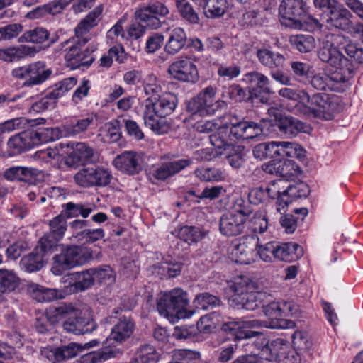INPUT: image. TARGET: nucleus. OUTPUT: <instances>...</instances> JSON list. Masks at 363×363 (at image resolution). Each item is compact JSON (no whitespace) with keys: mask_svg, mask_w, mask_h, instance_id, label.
<instances>
[{"mask_svg":"<svg viewBox=\"0 0 363 363\" xmlns=\"http://www.w3.org/2000/svg\"><path fill=\"white\" fill-rule=\"evenodd\" d=\"M303 255L302 247L296 242H276L275 259L284 262H293Z\"/></svg>","mask_w":363,"mask_h":363,"instance_id":"29","label":"nucleus"},{"mask_svg":"<svg viewBox=\"0 0 363 363\" xmlns=\"http://www.w3.org/2000/svg\"><path fill=\"white\" fill-rule=\"evenodd\" d=\"M194 174L203 182H221L225 179V173L215 167H201L195 170Z\"/></svg>","mask_w":363,"mask_h":363,"instance_id":"47","label":"nucleus"},{"mask_svg":"<svg viewBox=\"0 0 363 363\" xmlns=\"http://www.w3.org/2000/svg\"><path fill=\"white\" fill-rule=\"evenodd\" d=\"M34 49L27 45L13 46L0 49V60L13 62L33 54Z\"/></svg>","mask_w":363,"mask_h":363,"instance_id":"40","label":"nucleus"},{"mask_svg":"<svg viewBox=\"0 0 363 363\" xmlns=\"http://www.w3.org/2000/svg\"><path fill=\"white\" fill-rule=\"evenodd\" d=\"M141 155L135 151H124L113 161L114 167L121 172L132 175L141 170Z\"/></svg>","mask_w":363,"mask_h":363,"instance_id":"21","label":"nucleus"},{"mask_svg":"<svg viewBox=\"0 0 363 363\" xmlns=\"http://www.w3.org/2000/svg\"><path fill=\"white\" fill-rule=\"evenodd\" d=\"M41 176V172L33 167H11L4 173L5 179L9 181H21L28 183L35 182Z\"/></svg>","mask_w":363,"mask_h":363,"instance_id":"28","label":"nucleus"},{"mask_svg":"<svg viewBox=\"0 0 363 363\" xmlns=\"http://www.w3.org/2000/svg\"><path fill=\"white\" fill-rule=\"evenodd\" d=\"M94 283L110 285L116 280V273L108 265L91 268Z\"/></svg>","mask_w":363,"mask_h":363,"instance_id":"46","label":"nucleus"},{"mask_svg":"<svg viewBox=\"0 0 363 363\" xmlns=\"http://www.w3.org/2000/svg\"><path fill=\"white\" fill-rule=\"evenodd\" d=\"M27 291L30 296L38 302H50L58 296V291L48 289L37 284L30 283L27 285Z\"/></svg>","mask_w":363,"mask_h":363,"instance_id":"39","label":"nucleus"},{"mask_svg":"<svg viewBox=\"0 0 363 363\" xmlns=\"http://www.w3.org/2000/svg\"><path fill=\"white\" fill-rule=\"evenodd\" d=\"M230 304L238 308L253 311L262 305V293L257 284L247 277H239L228 284Z\"/></svg>","mask_w":363,"mask_h":363,"instance_id":"2","label":"nucleus"},{"mask_svg":"<svg viewBox=\"0 0 363 363\" xmlns=\"http://www.w3.org/2000/svg\"><path fill=\"white\" fill-rule=\"evenodd\" d=\"M94 120V116L88 115L86 118L77 120L75 123L64 125L65 135L74 136L85 132L93 124Z\"/></svg>","mask_w":363,"mask_h":363,"instance_id":"49","label":"nucleus"},{"mask_svg":"<svg viewBox=\"0 0 363 363\" xmlns=\"http://www.w3.org/2000/svg\"><path fill=\"white\" fill-rule=\"evenodd\" d=\"M197 130L201 133H209L217 130L210 136L211 145L217 150V153L222 155L232 147L227 140L228 128L221 126L215 120L206 121L197 125Z\"/></svg>","mask_w":363,"mask_h":363,"instance_id":"13","label":"nucleus"},{"mask_svg":"<svg viewBox=\"0 0 363 363\" xmlns=\"http://www.w3.org/2000/svg\"><path fill=\"white\" fill-rule=\"evenodd\" d=\"M308 12V7L303 0H282L279 7L280 21L286 27L300 25L301 18Z\"/></svg>","mask_w":363,"mask_h":363,"instance_id":"11","label":"nucleus"},{"mask_svg":"<svg viewBox=\"0 0 363 363\" xmlns=\"http://www.w3.org/2000/svg\"><path fill=\"white\" fill-rule=\"evenodd\" d=\"M220 303V299L216 296L211 295L208 293H202L196 295L194 300V304L201 309H208L209 308L219 306Z\"/></svg>","mask_w":363,"mask_h":363,"instance_id":"60","label":"nucleus"},{"mask_svg":"<svg viewBox=\"0 0 363 363\" xmlns=\"http://www.w3.org/2000/svg\"><path fill=\"white\" fill-rule=\"evenodd\" d=\"M216 89L212 86L204 88L196 97L187 104L186 110L192 115L206 116L214 115L216 112L226 108L223 100L216 99Z\"/></svg>","mask_w":363,"mask_h":363,"instance_id":"9","label":"nucleus"},{"mask_svg":"<svg viewBox=\"0 0 363 363\" xmlns=\"http://www.w3.org/2000/svg\"><path fill=\"white\" fill-rule=\"evenodd\" d=\"M246 220L240 214L229 212L223 214L220 219L219 230L222 235L231 237L241 234L245 228Z\"/></svg>","mask_w":363,"mask_h":363,"instance_id":"23","label":"nucleus"},{"mask_svg":"<svg viewBox=\"0 0 363 363\" xmlns=\"http://www.w3.org/2000/svg\"><path fill=\"white\" fill-rule=\"evenodd\" d=\"M243 81L249 84L253 89L259 93L271 94V82L269 79L261 72L253 71L243 76Z\"/></svg>","mask_w":363,"mask_h":363,"instance_id":"34","label":"nucleus"},{"mask_svg":"<svg viewBox=\"0 0 363 363\" xmlns=\"http://www.w3.org/2000/svg\"><path fill=\"white\" fill-rule=\"evenodd\" d=\"M88 41L89 38L69 39L60 44L68 67L76 69L81 67H88L94 62L92 52L96 48L94 45L85 48Z\"/></svg>","mask_w":363,"mask_h":363,"instance_id":"7","label":"nucleus"},{"mask_svg":"<svg viewBox=\"0 0 363 363\" xmlns=\"http://www.w3.org/2000/svg\"><path fill=\"white\" fill-rule=\"evenodd\" d=\"M91 268L81 272L71 273L70 290L72 292L77 293L89 289L94 284Z\"/></svg>","mask_w":363,"mask_h":363,"instance_id":"32","label":"nucleus"},{"mask_svg":"<svg viewBox=\"0 0 363 363\" xmlns=\"http://www.w3.org/2000/svg\"><path fill=\"white\" fill-rule=\"evenodd\" d=\"M337 104L328 94L318 93L306 99V103H298L295 112L308 118L331 120L337 111Z\"/></svg>","mask_w":363,"mask_h":363,"instance_id":"6","label":"nucleus"},{"mask_svg":"<svg viewBox=\"0 0 363 363\" xmlns=\"http://www.w3.org/2000/svg\"><path fill=\"white\" fill-rule=\"evenodd\" d=\"M32 134L35 146L42 143L54 141L60 138V130L58 128H42L37 131H33Z\"/></svg>","mask_w":363,"mask_h":363,"instance_id":"52","label":"nucleus"},{"mask_svg":"<svg viewBox=\"0 0 363 363\" xmlns=\"http://www.w3.org/2000/svg\"><path fill=\"white\" fill-rule=\"evenodd\" d=\"M191 159H182L162 164L155 172L154 176L160 180H164L190 166Z\"/></svg>","mask_w":363,"mask_h":363,"instance_id":"31","label":"nucleus"},{"mask_svg":"<svg viewBox=\"0 0 363 363\" xmlns=\"http://www.w3.org/2000/svg\"><path fill=\"white\" fill-rule=\"evenodd\" d=\"M168 73L176 80L194 84L199 79L196 65L191 59L179 58L173 62L168 68Z\"/></svg>","mask_w":363,"mask_h":363,"instance_id":"14","label":"nucleus"},{"mask_svg":"<svg viewBox=\"0 0 363 363\" xmlns=\"http://www.w3.org/2000/svg\"><path fill=\"white\" fill-rule=\"evenodd\" d=\"M68 146L72 149L66 158V164L68 166L85 164L95 160L94 151L86 143H72Z\"/></svg>","mask_w":363,"mask_h":363,"instance_id":"20","label":"nucleus"},{"mask_svg":"<svg viewBox=\"0 0 363 363\" xmlns=\"http://www.w3.org/2000/svg\"><path fill=\"white\" fill-rule=\"evenodd\" d=\"M91 87V82L85 78L82 79L80 81L78 87L72 94V103L75 105L80 104L88 96Z\"/></svg>","mask_w":363,"mask_h":363,"instance_id":"64","label":"nucleus"},{"mask_svg":"<svg viewBox=\"0 0 363 363\" xmlns=\"http://www.w3.org/2000/svg\"><path fill=\"white\" fill-rule=\"evenodd\" d=\"M92 251L86 247L72 245L63 250L53 257L52 272L61 275L65 270L84 265L92 259Z\"/></svg>","mask_w":363,"mask_h":363,"instance_id":"8","label":"nucleus"},{"mask_svg":"<svg viewBox=\"0 0 363 363\" xmlns=\"http://www.w3.org/2000/svg\"><path fill=\"white\" fill-rule=\"evenodd\" d=\"M77 82V79L75 77L65 78L55 84V88L50 92V96L57 101L59 98L72 89Z\"/></svg>","mask_w":363,"mask_h":363,"instance_id":"56","label":"nucleus"},{"mask_svg":"<svg viewBox=\"0 0 363 363\" xmlns=\"http://www.w3.org/2000/svg\"><path fill=\"white\" fill-rule=\"evenodd\" d=\"M136 18L145 26L152 29H157L161 26V21L153 13H151L145 6L136 11Z\"/></svg>","mask_w":363,"mask_h":363,"instance_id":"58","label":"nucleus"},{"mask_svg":"<svg viewBox=\"0 0 363 363\" xmlns=\"http://www.w3.org/2000/svg\"><path fill=\"white\" fill-rule=\"evenodd\" d=\"M45 122V120L44 118L28 120L24 117L15 118L0 124V135L23 129L26 126H34L38 124H43Z\"/></svg>","mask_w":363,"mask_h":363,"instance_id":"38","label":"nucleus"},{"mask_svg":"<svg viewBox=\"0 0 363 363\" xmlns=\"http://www.w3.org/2000/svg\"><path fill=\"white\" fill-rule=\"evenodd\" d=\"M278 172L281 179L286 180L292 179L300 174L298 165L291 160H287L278 166Z\"/></svg>","mask_w":363,"mask_h":363,"instance_id":"59","label":"nucleus"},{"mask_svg":"<svg viewBox=\"0 0 363 363\" xmlns=\"http://www.w3.org/2000/svg\"><path fill=\"white\" fill-rule=\"evenodd\" d=\"M278 302H272L262 306L263 313L267 318V320L261 321L260 328L271 329H291L295 327V323L291 320L281 318L280 308Z\"/></svg>","mask_w":363,"mask_h":363,"instance_id":"18","label":"nucleus"},{"mask_svg":"<svg viewBox=\"0 0 363 363\" xmlns=\"http://www.w3.org/2000/svg\"><path fill=\"white\" fill-rule=\"evenodd\" d=\"M255 250H257L255 255L258 254L262 260L266 262H272L274 259H275L276 242H269L260 245L258 242Z\"/></svg>","mask_w":363,"mask_h":363,"instance_id":"62","label":"nucleus"},{"mask_svg":"<svg viewBox=\"0 0 363 363\" xmlns=\"http://www.w3.org/2000/svg\"><path fill=\"white\" fill-rule=\"evenodd\" d=\"M222 322L221 316L217 312H213L202 316L197 323V329L201 333L213 332Z\"/></svg>","mask_w":363,"mask_h":363,"instance_id":"48","label":"nucleus"},{"mask_svg":"<svg viewBox=\"0 0 363 363\" xmlns=\"http://www.w3.org/2000/svg\"><path fill=\"white\" fill-rule=\"evenodd\" d=\"M134 324L130 319L123 318L114 326L109 335V340L122 342L133 333Z\"/></svg>","mask_w":363,"mask_h":363,"instance_id":"44","label":"nucleus"},{"mask_svg":"<svg viewBox=\"0 0 363 363\" xmlns=\"http://www.w3.org/2000/svg\"><path fill=\"white\" fill-rule=\"evenodd\" d=\"M92 186H105L110 183L111 172L101 167H89Z\"/></svg>","mask_w":363,"mask_h":363,"instance_id":"55","label":"nucleus"},{"mask_svg":"<svg viewBox=\"0 0 363 363\" xmlns=\"http://www.w3.org/2000/svg\"><path fill=\"white\" fill-rule=\"evenodd\" d=\"M312 3L321 20L328 26L343 31L353 28V15L337 0H312Z\"/></svg>","mask_w":363,"mask_h":363,"instance_id":"5","label":"nucleus"},{"mask_svg":"<svg viewBox=\"0 0 363 363\" xmlns=\"http://www.w3.org/2000/svg\"><path fill=\"white\" fill-rule=\"evenodd\" d=\"M206 235V231L195 226L182 227L179 232V238L188 243L197 242L201 240Z\"/></svg>","mask_w":363,"mask_h":363,"instance_id":"50","label":"nucleus"},{"mask_svg":"<svg viewBox=\"0 0 363 363\" xmlns=\"http://www.w3.org/2000/svg\"><path fill=\"white\" fill-rule=\"evenodd\" d=\"M186 33L180 27L169 28L167 32V41L164 45V50L169 55L179 53L186 45Z\"/></svg>","mask_w":363,"mask_h":363,"instance_id":"27","label":"nucleus"},{"mask_svg":"<svg viewBox=\"0 0 363 363\" xmlns=\"http://www.w3.org/2000/svg\"><path fill=\"white\" fill-rule=\"evenodd\" d=\"M9 147L13 153L29 150L35 146L32 130L21 132L11 137L8 141Z\"/></svg>","mask_w":363,"mask_h":363,"instance_id":"36","label":"nucleus"},{"mask_svg":"<svg viewBox=\"0 0 363 363\" xmlns=\"http://www.w3.org/2000/svg\"><path fill=\"white\" fill-rule=\"evenodd\" d=\"M158 359L159 354L156 349L149 344H145L138 348L130 363H156Z\"/></svg>","mask_w":363,"mask_h":363,"instance_id":"45","label":"nucleus"},{"mask_svg":"<svg viewBox=\"0 0 363 363\" xmlns=\"http://www.w3.org/2000/svg\"><path fill=\"white\" fill-rule=\"evenodd\" d=\"M96 327V325L93 320L77 317L74 308L72 315H69L62 323V328L65 330L75 335L91 333Z\"/></svg>","mask_w":363,"mask_h":363,"instance_id":"24","label":"nucleus"},{"mask_svg":"<svg viewBox=\"0 0 363 363\" xmlns=\"http://www.w3.org/2000/svg\"><path fill=\"white\" fill-rule=\"evenodd\" d=\"M72 311L73 307L66 305L50 308L47 312V318L52 324H56L60 322L63 323L64 320H65L69 315H72Z\"/></svg>","mask_w":363,"mask_h":363,"instance_id":"54","label":"nucleus"},{"mask_svg":"<svg viewBox=\"0 0 363 363\" xmlns=\"http://www.w3.org/2000/svg\"><path fill=\"white\" fill-rule=\"evenodd\" d=\"M73 0H59L52 1L48 4H44L36 7L26 14L29 19L39 18L47 13L55 15L61 13L63 9L69 5Z\"/></svg>","mask_w":363,"mask_h":363,"instance_id":"33","label":"nucleus"},{"mask_svg":"<svg viewBox=\"0 0 363 363\" xmlns=\"http://www.w3.org/2000/svg\"><path fill=\"white\" fill-rule=\"evenodd\" d=\"M47 30L43 28H36L26 31L19 38L20 43H43L48 38Z\"/></svg>","mask_w":363,"mask_h":363,"instance_id":"53","label":"nucleus"},{"mask_svg":"<svg viewBox=\"0 0 363 363\" xmlns=\"http://www.w3.org/2000/svg\"><path fill=\"white\" fill-rule=\"evenodd\" d=\"M228 131L227 140L230 142L231 145L235 140L252 139L262 133V129L259 125L249 121L232 123ZM232 148L233 147L229 150Z\"/></svg>","mask_w":363,"mask_h":363,"instance_id":"17","label":"nucleus"},{"mask_svg":"<svg viewBox=\"0 0 363 363\" xmlns=\"http://www.w3.org/2000/svg\"><path fill=\"white\" fill-rule=\"evenodd\" d=\"M94 206L91 204H82L67 203L66 204L65 215L67 217H75L81 215L83 218H86L94 211Z\"/></svg>","mask_w":363,"mask_h":363,"instance_id":"57","label":"nucleus"},{"mask_svg":"<svg viewBox=\"0 0 363 363\" xmlns=\"http://www.w3.org/2000/svg\"><path fill=\"white\" fill-rule=\"evenodd\" d=\"M261 320H248L245 321L228 322L223 325L225 331L230 333L236 340L248 339L260 334L259 332L252 331L251 328H260Z\"/></svg>","mask_w":363,"mask_h":363,"instance_id":"19","label":"nucleus"},{"mask_svg":"<svg viewBox=\"0 0 363 363\" xmlns=\"http://www.w3.org/2000/svg\"><path fill=\"white\" fill-rule=\"evenodd\" d=\"M286 182L284 179L272 181L265 187L267 195L271 199H279L282 196L283 190L286 189Z\"/></svg>","mask_w":363,"mask_h":363,"instance_id":"63","label":"nucleus"},{"mask_svg":"<svg viewBox=\"0 0 363 363\" xmlns=\"http://www.w3.org/2000/svg\"><path fill=\"white\" fill-rule=\"evenodd\" d=\"M259 239L254 235L242 237L237 240L230 251L233 261L241 264H249L255 260V249Z\"/></svg>","mask_w":363,"mask_h":363,"instance_id":"12","label":"nucleus"},{"mask_svg":"<svg viewBox=\"0 0 363 363\" xmlns=\"http://www.w3.org/2000/svg\"><path fill=\"white\" fill-rule=\"evenodd\" d=\"M308 192V187L304 184L286 186V189L283 190L282 196L276 201L277 211L281 213V211H285L294 200L307 196Z\"/></svg>","mask_w":363,"mask_h":363,"instance_id":"26","label":"nucleus"},{"mask_svg":"<svg viewBox=\"0 0 363 363\" xmlns=\"http://www.w3.org/2000/svg\"><path fill=\"white\" fill-rule=\"evenodd\" d=\"M253 345H255L262 352L269 353L270 356L266 359L269 360L285 357L290 347L289 343L282 338H277L271 342L263 339L261 344L256 341L252 343L247 342L246 346H252Z\"/></svg>","mask_w":363,"mask_h":363,"instance_id":"22","label":"nucleus"},{"mask_svg":"<svg viewBox=\"0 0 363 363\" xmlns=\"http://www.w3.org/2000/svg\"><path fill=\"white\" fill-rule=\"evenodd\" d=\"M175 94L167 92L158 98H148L145 101L143 120L145 125L157 135L167 133L170 123L167 116L174 111L177 105Z\"/></svg>","mask_w":363,"mask_h":363,"instance_id":"1","label":"nucleus"},{"mask_svg":"<svg viewBox=\"0 0 363 363\" xmlns=\"http://www.w3.org/2000/svg\"><path fill=\"white\" fill-rule=\"evenodd\" d=\"M75 237L79 241L92 243L102 239L104 237V231L102 228L84 229L79 233H77Z\"/></svg>","mask_w":363,"mask_h":363,"instance_id":"61","label":"nucleus"},{"mask_svg":"<svg viewBox=\"0 0 363 363\" xmlns=\"http://www.w3.org/2000/svg\"><path fill=\"white\" fill-rule=\"evenodd\" d=\"M98 343L99 341L93 340L86 343L84 347L79 344L71 342L67 345H62L54 349L45 348L42 350V354L50 362H60L74 358L81 353L85 347L90 348Z\"/></svg>","mask_w":363,"mask_h":363,"instance_id":"16","label":"nucleus"},{"mask_svg":"<svg viewBox=\"0 0 363 363\" xmlns=\"http://www.w3.org/2000/svg\"><path fill=\"white\" fill-rule=\"evenodd\" d=\"M256 55L258 61L271 70L283 67L286 60L283 55L267 48L257 50Z\"/></svg>","mask_w":363,"mask_h":363,"instance_id":"37","label":"nucleus"},{"mask_svg":"<svg viewBox=\"0 0 363 363\" xmlns=\"http://www.w3.org/2000/svg\"><path fill=\"white\" fill-rule=\"evenodd\" d=\"M20 284V278L11 269H0V295L14 291Z\"/></svg>","mask_w":363,"mask_h":363,"instance_id":"42","label":"nucleus"},{"mask_svg":"<svg viewBox=\"0 0 363 363\" xmlns=\"http://www.w3.org/2000/svg\"><path fill=\"white\" fill-rule=\"evenodd\" d=\"M350 78L336 72L331 74L318 73L312 77L311 84L318 90H336L337 84L345 82Z\"/></svg>","mask_w":363,"mask_h":363,"instance_id":"25","label":"nucleus"},{"mask_svg":"<svg viewBox=\"0 0 363 363\" xmlns=\"http://www.w3.org/2000/svg\"><path fill=\"white\" fill-rule=\"evenodd\" d=\"M50 232L39 240V247L44 252L51 250L60 240L67 230V220L62 213L55 216L49 222Z\"/></svg>","mask_w":363,"mask_h":363,"instance_id":"15","label":"nucleus"},{"mask_svg":"<svg viewBox=\"0 0 363 363\" xmlns=\"http://www.w3.org/2000/svg\"><path fill=\"white\" fill-rule=\"evenodd\" d=\"M347 41L348 38L343 35H328L318 50V56L322 62L334 67L336 72L352 77V65L339 50Z\"/></svg>","mask_w":363,"mask_h":363,"instance_id":"3","label":"nucleus"},{"mask_svg":"<svg viewBox=\"0 0 363 363\" xmlns=\"http://www.w3.org/2000/svg\"><path fill=\"white\" fill-rule=\"evenodd\" d=\"M188 294L181 288H175L161 293L157 300L159 313L167 319H184L191 318L195 311L189 310Z\"/></svg>","mask_w":363,"mask_h":363,"instance_id":"4","label":"nucleus"},{"mask_svg":"<svg viewBox=\"0 0 363 363\" xmlns=\"http://www.w3.org/2000/svg\"><path fill=\"white\" fill-rule=\"evenodd\" d=\"M291 45L301 52H308L315 46V38L311 35H296L290 38Z\"/></svg>","mask_w":363,"mask_h":363,"instance_id":"51","label":"nucleus"},{"mask_svg":"<svg viewBox=\"0 0 363 363\" xmlns=\"http://www.w3.org/2000/svg\"><path fill=\"white\" fill-rule=\"evenodd\" d=\"M51 73L44 62L38 61L13 69L12 76L17 79L23 80L24 86H31L45 82Z\"/></svg>","mask_w":363,"mask_h":363,"instance_id":"10","label":"nucleus"},{"mask_svg":"<svg viewBox=\"0 0 363 363\" xmlns=\"http://www.w3.org/2000/svg\"><path fill=\"white\" fill-rule=\"evenodd\" d=\"M102 11L103 6L99 5L79 23L74 29L75 36L77 39H90L89 36L85 35H86L88 33L97 25Z\"/></svg>","mask_w":363,"mask_h":363,"instance_id":"30","label":"nucleus"},{"mask_svg":"<svg viewBox=\"0 0 363 363\" xmlns=\"http://www.w3.org/2000/svg\"><path fill=\"white\" fill-rule=\"evenodd\" d=\"M277 125L281 133L289 136H295L299 133H308L311 130L308 125L291 116L280 118Z\"/></svg>","mask_w":363,"mask_h":363,"instance_id":"35","label":"nucleus"},{"mask_svg":"<svg viewBox=\"0 0 363 363\" xmlns=\"http://www.w3.org/2000/svg\"><path fill=\"white\" fill-rule=\"evenodd\" d=\"M47 252L41 250L38 243L34 252L22 258L21 263L28 272L38 271L43 267L44 255Z\"/></svg>","mask_w":363,"mask_h":363,"instance_id":"43","label":"nucleus"},{"mask_svg":"<svg viewBox=\"0 0 363 363\" xmlns=\"http://www.w3.org/2000/svg\"><path fill=\"white\" fill-rule=\"evenodd\" d=\"M199 6L203 7V13L208 18L221 17L228 8L226 0H203Z\"/></svg>","mask_w":363,"mask_h":363,"instance_id":"41","label":"nucleus"}]
</instances>
